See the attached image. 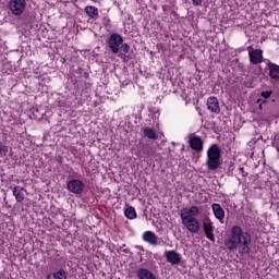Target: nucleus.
<instances>
[{
    "label": "nucleus",
    "instance_id": "1",
    "mask_svg": "<svg viewBox=\"0 0 279 279\" xmlns=\"http://www.w3.org/2000/svg\"><path fill=\"white\" fill-rule=\"evenodd\" d=\"M252 234L243 231L241 226H233L229 232L228 239L225 240V247L229 252H234L239 247L240 254H250V244Z\"/></svg>",
    "mask_w": 279,
    "mask_h": 279
},
{
    "label": "nucleus",
    "instance_id": "2",
    "mask_svg": "<svg viewBox=\"0 0 279 279\" xmlns=\"http://www.w3.org/2000/svg\"><path fill=\"white\" fill-rule=\"evenodd\" d=\"M201 211L199 207L197 206H192V207H185L181 209L180 211V218L184 227L189 232H192V234H197L201 230L202 227L199 225V220L195 217H199Z\"/></svg>",
    "mask_w": 279,
    "mask_h": 279
},
{
    "label": "nucleus",
    "instance_id": "3",
    "mask_svg": "<svg viewBox=\"0 0 279 279\" xmlns=\"http://www.w3.org/2000/svg\"><path fill=\"white\" fill-rule=\"evenodd\" d=\"M221 148L219 145L213 144L207 150V169L209 171H217L219 167H221Z\"/></svg>",
    "mask_w": 279,
    "mask_h": 279
},
{
    "label": "nucleus",
    "instance_id": "4",
    "mask_svg": "<svg viewBox=\"0 0 279 279\" xmlns=\"http://www.w3.org/2000/svg\"><path fill=\"white\" fill-rule=\"evenodd\" d=\"M121 45H123V36L117 33L111 34L108 39L110 51H112V53H118L121 49Z\"/></svg>",
    "mask_w": 279,
    "mask_h": 279
},
{
    "label": "nucleus",
    "instance_id": "5",
    "mask_svg": "<svg viewBox=\"0 0 279 279\" xmlns=\"http://www.w3.org/2000/svg\"><path fill=\"white\" fill-rule=\"evenodd\" d=\"M26 5L27 2L25 0H11L9 3V8L14 16H21L25 12Z\"/></svg>",
    "mask_w": 279,
    "mask_h": 279
},
{
    "label": "nucleus",
    "instance_id": "6",
    "mask_svg": "<svg viewBox=\"0 0 279 279\" xmlns=\"http://www.w3.org/2000/svg\"><path fill=\"white\" fill-rule=\"evenodd\" d=\"M86 189V185L81 180L74 179L68 183V190L70 193H74L75 195H82Z\"/></svg>",
    "mask_w": 279,
    "mask_h": 279
},
{
    "label": "nucleus",
    "instance_id": "7",
    "mask_svg": "<svg viewBox=\"0 0 279 279\" xmlns=\"http://www.w3.org/2000/svg\"><path fill=\"white\" fill-rule=\"evenodd\" d=\"M203 230L206 239L215 243V226L210 219H205L203 222Z\"/></svg>",
    "mask_w": 279,
    "mask_h": 279
},
{
    "label": "nucleus",
    "instance_id": "8",
    "mask_svg": "<svg viewBox=\"0 0 279 279\" xmlns=\"http://www.w3.org/2000/svg\"><path fill=\"white\" fill-rule=\"evenodd\" d=\"M165 256L167 263H170V265H180L182 263V255L175 251H166Z\"/></svg>",
    "mask_w": 279,
    "mask_h": 279
},
{
    "label": "nucleus",
    "instance_id": "9",
    "mask_svg": "<svg viewBox=\"0 0 279 279\" xmlns=\"http://www.w3.org/2000/svg\"><path fill=\"white\" fill-rule=\"evenodd\" d=\"M143 241L149 243V245H160V239L153 231H145L142 235Z\"/></svg>",
    "mask_w": 279,
    "mask_h": 279
},
{
    "label": "nucleus",
    "instance_id": "10",
    "mask_svg": "<svg viewBox=\"0 0 279 279\" xmlns=\"http://www.w3.org/2000/svg\"><path fill=\"white\" fill-rule=\"evenodd\" d=\"M250 62L252 64H260L263 62V50L254 49L248 52Z\"/></svg>",
    "mask_w": 279,
    "mask_h": 279
},
{
    "label": "nucleus",
    "instance_id": "11",
    "mask_svg": "<svg viewBox=\"0 0 279 279\" xmlns=\"http://www.w3.org/2000/svg\"><path fill=\"white\" fill-rule=\"evenodd\" d=\"M207 109L210 112H215V114H219L221 112V109L219 108V100L217 97L211 96L207 99Z\"/></svg>",
    "mask_w": 279,
    "mask_h": 279
},
{
    "label": "nucleus",
    "instance_id": "12",
    "mask_svg": "<svg viewBox=\"0 0 279 279\" xmlns=\"http://www.w3.org/2000/svg\"><path fill=\"white\" fill-rule=\"evenodd\" d=\"M191 149L194 151H203L204 150V141L199 136H193L189 141Z\"/></svg>",
    "mask_w": 279,
    "mask_h": 279
},
{
    "label": "nucleus",
    "instance_id": "13",
    "mask_svg": "<svg viewBox=\"0 0 279 279\" xmlns=\"http://www.w3.org/2000/svg\"><path fill=\"white\" fill-rule=\"evenodd\" d=\"M211 208L216 219H218V221L223 222V219H226V210H223V207H221V205L217 203H214L211 205Z\"/></svg>",
    "mask_w": 279,
    "mask_h": 279
},
{
    "label": "nucleus",
    "instance_id": "14",
    "mask_svg": "<svg viewBox=\"0 0 279 279\" xmlns=\"http://www.w3.org/2000/svg\"><path fill=\"white\" fill-rule=\"evenodd\" d=\"M137 278L140 279H156V275L147 268L137 269Z\"/></svg>",
    "mask_w": 279,
    "mask_h": 279
},
{
    "label": "nucleus",
    "instance_id": "15",
    "mask_svg": "<svg viewBox=\"0 0 279 279\" xmlns=\"http://www.w3.org/2000/svg\"><path fill=\"white\" fill-rule=\"evenodd\" d=\"M142 132L146 138H149L150 141H157L158 140V134H156V130L145 126L142 128Z\"/></svg>",
    "mask_w": 279,
    "mask_h": 279
},
{
    "label": "nucleus",
    "instance_id": "16",
    "mask_svg": "<svg viewBox=\"0 0 279 279\" xmlns=\"http://www.w3.org/2000/svg\"><path fill=\"white\" fill-rule=\"evenodd\" d=\"M13 195L16 199V202H19L21 204V202H24L25 199V194L23 193V187L21 186H15L13 189Z\"/></svg>",
    "mask_w": 279,
    "mask_h": 279
},
{
    "label": "nucleus",
    "instance_id": "17",
    "mask_svg": "<svg viewBox=\"0 0 279 279\" xmlns=\"http://www.w3.org/2000/svg\"><path fill=\"white\" fill-rule=\"evenodd\" d=\"M46 279H66V271L64 269H60L57 272H50L47 275Z\"/></svg>",
    "mask_w": 279,
    "mask_h": 279
},
{
    "label": "nucleus",
    "instance_id": "18",
    "mask_svg": "<svg viewBox=\"0 0 279 279\" xmlns=\"http://www.w3.org/2000/svg\"><path fill=\"white\" fill-rule=\"evenodd\" d=\"M85 12L87 15L90 16V19H95V16H99V10L97 9V7H93V5L86 7Z\"/></svg>",
    "mask_w": 279,
    "mask_h": 279
},
{
    "label": "nucleus",
    "instance_id": "19",
    "mask_svg": "<svg viewBox=\"0 0 279 279\" xmlns=\"http://www.w3.org/2000/svg\"><path fill=\"white\" fill-rule=\"evenodd\" d=\"M269 69V75L271 80H279V66L277 64H270Z\"/></svg>",
    "mask_w": 279,
    "mask_h": 279
},
{
    "label": "nucleus",
    "instance_id": "20",
    "mask_svg": "<svg viewBox=\"0 0 279 279\" xmlns=\"http://www.w3.org/2000/svg\"><path fill=\"white\" fill-rule=\"evenodd\" d=\"M124 215L126 217V219H136V209H134V207H128L124 210Z\"/></svg>",
    "mask_w": 279,
    "mask_h": 279
},
{
    "label": "nucleus",
    "instance_id": "21",
    "mask_svg": "<svg viewBox=\"0 0 279 279\" xmlns=\"http://www.w3.org/2000/svg\"><path fill=\"white\" fill-rule=\"evenodd\" d=\"M271 95H274L272 90H266L260 93V96L264 97V99H269Z\"/></svg>",
    "mask_w": 279,
    "mask_h": 279
},
{
    "label": "nucleus",
    "instance_id": "22",
    "mask_svg": "<svg viewBox=\"0 0 279 279\" xmlns=\"http://www.w3.org/2000/svg\"><path fill=\"white\" fill-rule=\"evenodd\" d=\"M120 49L123 51V53H128L130 51V45L122 43V45H120Z\"/></svg>",
    "mask_w": 279,
    "mask_h": 279
},
{
    "label": "nucleus",
    "instance_id": "23",
    "mask_svg": "<svg viewBox=\"0 0 279 279\" xmlns=\"http://www.w3.org/2000/svg\"><path fill=\"white\" fill-rule=\"evenodd\" d=\"M193 5H202L204 3V0H192Z\"/></svg>",
    "mask_w": 279,
    "mask_h": 279
},
{
    "label": "nucleus",
    "instance_id": "24",
    "mask_svg": "<svg viewBox=\"0 0 279 279\" xmlns=\"http://www.w3.org/2000/svg\"><path fill=\"white\" fill-rule=\"evenodd\" d=\"M119 57H120V58H123V60H124V62H125V60H126L125 53H120Z\"/></svg>",
    "mask_w": 279,
    "mask_h": 279
},
{
    "label": "nucleus",
    "instance_id": "25",
    "mask_svg": "<svg viewBox=\"0 0 279 279\" xmlns=\"http://www.w3.org/2000/svg\"><path fill=\"white\" fill-rule=\"evenodd\" d=\"M259 110H263V104L259 105Z\"/></svg>",
    "mask_w": 279,
    "mask_h": 279
},
{
    "label": "nucleus",
    "instance_id": "26",
    "mask_svg": "<svg viewBox=\"0 0 279 279\" xmlns=\"http://www.w3.org/2000/svg\"><path fill=\"white\" fill-rule=\"evenodd\" d=\"M257 104H260V99L257 100Z\"/></svg>",
    "mask_w": 279,
    "mask_h": 279
}]
</instances>
